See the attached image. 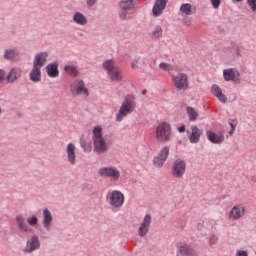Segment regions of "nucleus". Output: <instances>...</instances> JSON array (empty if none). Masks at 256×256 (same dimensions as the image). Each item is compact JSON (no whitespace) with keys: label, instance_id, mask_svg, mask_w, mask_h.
Instances as JSON below:
<instances>
[{"label":"nucleus","instance_id":"c9c22d12","mask_svg":"<svg viewBox=\"0 0 256 256\" xmlns=\"http://www.w3.org/2000/svg\"><path fill=\"white\" fill-rule=\"evenodd\" d=\"M23 251L24 253H31L33 251V238L27 241L26 247Z\"/></svg>","mask_w":256,"mask_h":256},{"label":"nucleus","instance_id":"f8f14e48","mask_svg":"<svg viewBox=\"0 0 256 256\" xmlns=\"http://www.w3.org/2000/svg\"><path fill=\"white\" fill-rule=\"evenodd\" d=\"M224 81H232L233 83H241V73L237 68H227L223 70Z\"/></svg>","mask_w":256,"mask_h":256},{"label":"nucleus","instance_id":"412c9836","mask_svg":"<svg viewBox=\"0 0 256 256\" xmlns=\"http://www.w3.org/2000/svg\"><path fill=\"white\" fill-rule=\"evenodd\" d=\"M46 73L48 77H51V79H56V77H59V62L55 61L47 64Z\"/></svg>","mask_w":256,"mask_h":256},{"label":"nucleus","instance_id":"cd10ccee","mask_svg":"<svg viewBox=\"0 0 256 256\" xmlns=\"http://www.w3.org/2000/svg\"><path fill=\"white\" fill-rule=\"evenodd\" d=\"M64 71L71 77L79 76V70L77 69V66L65 65Z\"/></svg>","mask_w":256,"mask_h":256},{"label":"nucleus","instance_id":"a211bd4d","mask_svg":"<svg viewBox=\"0 0 256 256\" xmlns=\"http://www.w3.org/2000/svg\"><path fill=\"white\" fill-rule=\"evenodd\" d=\"M178 253L182 256H197L195 248L185 242L178 245Z\"/></svg>","mask_w":256,"mask_h":256},{"label":"nucleus","instance_id":"f03ea898","mask_svg":"<svg viewBox=\"0 0 256 256\" xmlns=\"http://www.w3.org/2000/svg\"><path fill=\"white\" fill-rule=\"evenodd\" d=\"M92 141L94 145V152L98 155H103L109 150V144L103 138V128L101 126H96L93 129Z\"/></svg>","mask_w":256,"mask_h":256},{"label":"nucleus","instance_id":"6ab92c4d","mask_svg":"<svg viewBox=\"0 0 256 256\" xmlns=\"http://www.w3.org/2000/svg\"><path fill=\"white\" fill-rule=\"evenodd\" d=\"M75 144L69 143L66 147V155H67V161L70 163V165H75L77 163V153Z\"/></svg>","mask_w":256,"mask_h":256},{"label":"nucleus","instance_id":"9b49d317","mask_svg":"<svg viewBox=\"0 0 256 256\" xmlns=\"http://www.w3.org/2000/svg\"><path fill=\"white\" fill-rule=\"evenodd\" d=\"M16 223L18 225L19 231H23L24 233H29V231H31V227H33V217H29L26 220L23 215H17Z\"/></svg>","mask_w":256,"mask_h":256},{"label":"nucleus","instance_id":"4be33fe9","mask_svg":"<svg viewBox=\"0 0 256 256\" xmlns=\"http://www.w3.org/2000/svg\"><path fill=\"white\" fill-rule=\"evenodd\" d=\"M74 91L76 95H86V97H89V89L85 87V81L83 80H75Z\"/></svg>","mask_w":256,"mask_h":256},{"label":"nucleus","instance_id":"ea45409f","mask_svg":"<svg viewBox=\"0 0 256 256\" xmlns=\"http://www.w3.org/2000/svg\"><path fill=\"white\" fill-rule=\"evenodd\" d=\"M159 69H161V71H168L169 70V63L161 62L159 64Z\"/></svg>","mask_w":256,"mask_h":256},{"label":"nucleus","instance_id":"a878e982","mask_svg":"<svg viewBox=\"0 0 256 256\" xmlns=\"http://www.w3.org/2000/svg\"><path fill=\"white\" fill-rule=\"evenodd\" d=\"M21 77V69L12 68L6 77L7 83H15Z\"/></svg>","mask_w":256,"mask_h":256},{"label":"nucleus","instance_id":"e433bc0d","mask_svg":"<svg viewBox=\"0 0 256 256\" xmlns=\"http://www.w3.org/2000/svg\"><path fill=\"white\" fill-rule=\"evenodd\" d=\"M41 248V242H39L38 236H33V251Z\"/></svg>","mask_w":256,"mask_h":256},{"label":"nucleus","instance_id":"7ed1b4c3","mask_svg":"<svg viewBox=\"0 0 256 256\" xmlns=\"http://www.w3.org/2000/svg\"><path fill=\"white\" fill-rule=\"evenodd\" d=\"M106 203L114 213H117L125 204V195L119 190L109 191L106 194Z\"/></svg>","mask_w":256,"mask_h":256},{"label":"nucleus","instance_id":"37998d69","mask_svg":"<svg viewBox=\"0 0 256 256\" xmlns=\"http://www.w3.org/2000/svg\"><path fill=\"white\" fill-rule=\"evenodd\" d=\"M0 83H5V70L0 69Z\"/></svg>","mask_w":256,"mask_h":256},{"label":"nucleus","instance_id":"b1692460","mask_svg":"<svg viewBox=\"0 0 256 256\" xmlns=\"http://www.w3.org/2000/svg\"><path fill=\"white\" fill-rule=\"evenodd\" d=\"M211 93L214 95V97L218 98L220 103H227V96L223 94V90H221V87L217 84H213L211 87Z\"/></svg>","mask_w":256,"mask_h":256},{"label":"nucleus","instance_id":"f3484780","mask_svg":"<svg viewBox=\"0 0 256 256\" xmlns=\"http://www.w3.org/2000/svg\"><path fill=\"white\" fill-rule=\"evenodd\" d=\"M53 223V214L47 208L42 212V226L45 231H51V225Z\"/></svg>","mask_w":256,"mask_h":256},{"label":"nucleus","instance_id":"8fccbe9b","mask_svg":"<svg viewBox=\"0 0 256 256\" xmlns=\"http://www.w3.org/2000/svg\"><path fill=\"white\" fill-rule=\"evenodd\" d=\"M38 219L36 216H33V225H37Z\"/></svg>","mask_w":256,"mask_h":256},{"label":"nucleus","instance_id":"864d4df0","mask_svg":"<svg viewBox=\"0 0 256 256\" xmlns=\"http://www.w3.org/2000/svg\"><path fill=\"white\" fill-rule=\"evenodd\" d=\"M198 229H202L203 228V224H201V223H198Z\"/></svg>","mask_w":256,"mask_h":256},{"label":"nucleus","instance_id":"39448f33","mask_svg":"<svg viewBox=\"0 0 256 256\" xmlns=\"http://www.w3.org/2000/svg\"><path fill=\"white\" fill-rule=\"evenodd\" d=\"M103 68L107 71L110 81L115 83L123 81V70L119 66H115V60L109 59L104 61Z\"/></svg>","mask_w":256,"mask_h":256},{"label":"nucleus","instance_id":"4d7b16f0","mask_svg":"<svg viewBox=\"0 0 256 256\" xmlns=\"http://www.w3.org/2000/svg\"><path fill=\"white\" fill-rule=\"evenodd\" d=\"M0 113H1V108H0Z\"/></svg>","mask_w":256,"mask_h":256},{"label":"nucleus","instance_id":"72a5a7b5","mask_svg":"<svg viewBox=\"0 0 256 256\" xmlns=\"http://www.w3.org/2000/svg\"><path fill=\"white\" fill-rule=\"evenodd\" d=\"M80 145H81L84 153H91V149H92L91 143L86 142V141H81Z\"/></svg>","mask_w":256,"mask_h":256},{"label":"nucleus","instance_id":"58836bf2","mask_svg":"<svg viewBox=\"0 0 256 256\" xmlns=\"http://www.w3.org/2000/svg\"><path fill=\"white\" fill-rule=\"evenodd\" d=\"M213 9H219L221 0H210Z\"/></svg>","mask_w":256,"mask_h":256},{"label":"nucleus","instance_id":"de8ad7c7","mask_svg":"<svg viewBox=\"0 0 256 256\" xmlns=\"http://www.w3.org/2000/svg\"><path fill=\"white\" fill-rule=\"evenodd\" d=\"M177 130H178V133H185V131H186L185 125L178 127Z\"/></svg>","mask_w":256,"mask_h":256},{"label":"nucleus","instance_id":"20e7f679","mask_svg":"<svg viewBox=\"0 0 256 256\" xmlns=\"http://www.w3.org/2000/svg\"><path fill=\"white\" fill-rule=\"evenodd\" d=\"M155 139L159 143H169L173 139V130L171 124L161 122L155 129Z\"/></svg>","mask_w":256,"mask_h":256},{"label":"nucleus","instance_id":"7c9ffc66","mask_svg":"<svg viewBox=\"0 0 256 256\" xmlns=\"http://www.w3.org/2000/svg\"><path fill=\"white\" fill-rule=\"evenodd\" d=\"M187 114L189 117V121H197L198 113L197 110L193 107H187Z\"/></svg>","mask_w":256,"mask_h":256},{"label":"nucleus","instance_id":"5701e85b","mask_svg":"<svg viewBox=\"0 0 256 256\" xmlns=\"http://www.w3.org/2000/svg\"><path fill=\"white\" fill-rule=\"evenodd\" d=\"M49 58L48 52H40L35 55L34 58V67H44V65L47 63V59Z\"/></svg>","mask_w":256,"mask_h":256},{"label":"nucleus","instance_id":"2eb2a0df","mask_svg":"<svg viewBox=\"0 0 256 256\" xmlns=\"http://www.w3.org/2000/svg\"><path fill=\"white\" fill-rule=\"evenodd\" d=\"M206 137L210 143H213L214 145H221L225 141V133L224 132H218L215 133L213 130H207L206 131Z\"/></svg>","mask_w":256,"mask_h":256},{"label":"nucleus","instance_id":"5fc2aeb1","mask_svg":"<svg viewBox=\"0 0 256 256\" xmlns=\"http://www.w3.org/2000/svg\"><path fill=\"white\" fill-rule=\"evenodd\" d=\"M30 79L33 81V71L30 72Z\"/></svg>","mask_w":256,"mask_h":256},{"label":"nucleus","instance_id":"a19ab883","mask_svg":"<svg viewBox=\"0 0 256 256\" xmlns=\"http://www.w3.org/2000/svg\"><path fill=\"white\" fill-rule=\"evenodd\" d=\"M235 256H249L247 250H237Z\"/></svg>","mask_w":256,"mask_h":256},{"label":"nucleus","instance_id":"49530a36","mask_svg":"<svg viewBox=\"0 0 256 256\" xmlns=\"http://www.w3.org/2000/svg\"><path fill=\"white\" fill-rule=\"evenodd\" d=\"M95 3H97V0H87L86 5L88 7H93V5H95Z\"/></svg>","mask_w":256,"mask_h":256},{"label":"nucleus","instance_id":"c85d7f7f","mask_svg":"<svg viewBox=\"0 0 256 256\" xmlns=\"http://www.w3.org/2000/svg\"><path fill=\"white\" fill-rule=\"evenodd\" d=\"M4 58L10 59V61H17V59H19V53H17L15 50H6Z\"/></svg>","mask_w":256,"mask_h":256},{"label":"nucleus","instance_id":"1a4fd4ad","mask_svg":"<svg viewBox=\"0 0 256 256\" xmlns=\"http://www.w3.org/2000/svg\"><path fill=\"white\" fill-rule=\"evenodd\" d=\"M137 5V0H122L119 3L120 10L118 15L122 21H125L129 15V11L133 10Z\"/></svg>","mask_w":256,"mask_h":256},{"label":"nucleus","instance_id":"9d476101","mask_svg":"<svg viewBox=\"0 0 256 256\" xmlns=\"http://www.w3.org/2000/svg\"><path fill=\"white\" fill-rule=\"evenodd\" d=\"M247 213V207L244 204H236L233 206L228 213V218L232 219V221H239L242 217H245Z\"/></svg>","mask_w":256,"mask_h":256},{"label":"nucleus","instance_id":"09e8293b","mask_svg":"<svg viewBox=\"0 0 256 256\" xmlns=\"http://www.w3.org/2000/svg\"><path fill=\"white\" fill-rule=\"evenodd\" d=\"M171 71H175V67L173 66V64H169V66H168L167 72L171 73Z\"/></svg>","mask_w":256,"mask_h":256},{"label":"nucleus","instance_id":"603ef678","mask_svg":"<svg viewBox=\"0 0 256 256\" xmlns=\"http://www.w3.org/2000/svg\"><path fill=\"white\" fill-rule=\"evenodd\" d=\"M233 133H235V129L231 128V130L229 131V135H233Z\"/></svg>","mask_w":256,"mask_h":256},{"label":"nucleus","instance_id":"2f4dec72","mask_svg":"<svg viewBox=\"0 0 256 256\" xmlns=\"http://www.w3.org/2000/svg\"><path fill=\"white\" fill-rule=\"evenodd\" d=\"M41 81V68L34 66L33 68V82L37 83Z\"/></svg>","mask_w":256,"mask_h":256},{"label":"nucleus","instance_id":"6e6552de","mask_svg":"<svg viewBox=\"0 0 256 256\" xmlns=\"http://www.w3.org/2000/svg\"><path fill=\"white\" fill-rule=\"evenodd\" d=\"M187 171V162L185 160L178 158L176 159L171 168V175L175 177V179H181L185 172Z\"/></svg>","mask_w":256,"mask_h":256},{"label":"nucleus","instance_id":"6e6d98bb","mask_svg":"<svg viewBox=\"0 0 256 256\" xmlns=\"http://www.w3.org/2000/svg\"><path fill=\"white\" fill-rule=\"evenodd\" d=\"M142 95H147V90H143Z\"/></svg>","mask_w":256,"mask_h":256},{"label":"nucleus","instance_id":"473e14b6","mask_svg":"<svg viewBox=\"0 0 256 256\" xmlns=\"http://www.w3.org/2000/svg\"><path fill=\"white\" fill-rule=\"evenodd\" d=\"M231 55L233 59H239V57H241V47L235 46L234 48H232Z\"/></svg>","mask_w":256,"mask_h":256},{"label":"nucleus","instance_id":"0eeeda50","mask_svg":"<svg viewBox=\"0 0 256 256\" xmlns=\"http://www.w3.org/2000/svg\"><path fill=\"white\" fill-rule=\"evenodd\" d=\"M172 83L177 91H187L189 89V76L186 73L179 72L171 75Z\"/></svg>","mask_w":256,"mask_h":256},{"label":"nucleus","instance_id":"c03bdc74","mask_svg":"<svg viewBox=\"0 0 256 256\" xmlns=\"http://www.w3.org/2000/svg\"><path fill=\"white\" fill-rule=\"evenodd\" d=\"M138 65H139L138 59H134L133 62L131 63L132 69H137Z\"/></svg>","mask_w":256,"mask_h":256},{"label":"nucleus","instance_id":"79ce46f5","mask_svg":"<svg viewBox=\"0 0 256 256\" xmlns=\"http://www.w3.org/2000/svg\"><path fill=\"white\" fill-rule=\"evenodd\" d=\"M182 24L189 27L191 25V20L189 18H187V16H186L182 19Z\"/></svg>","mask_w":256,"mask_h":256},{"label":"nucleus","instance_id":"c756f323","mask_svg":"<svg viewBox=\"0 0 256 256\" xmlns=\"http://www.w3.org/2000/svg\"><path fill=\"white\" fill-rule=\"evenodd\" d=\"M153 39H161L163 37V28L161 26H156L151 33Z\"/></svg>","mask_w":256,"mask_h":256},{"label":"nucleus","instance_id":"f257e3e1","mask_svg":"<svg viewBox=\"0 0 256 256\" xmlns=\"http://www.w3.org/2000/svg\"><path fill=\"white\" fill-rule=\"evenodd\" d=\"M137 107V102H135V96L127 95L124 97V100L116 114L115 121L116 123H121L127 115H131Z\"/></svg>","mask_w":256,"mask_h":256},{"label":"nucleus","instance_id":"aec40b11","mask_svg":"<svg viewBox=\"0 0 256 256\" xmlns=\"http://www.w3.org/2000/svg\"><path fill=\"white\" fill-rule=\"evenodd\" d=\"M168 1L169 0H156L152 8V13L154 17H159V15H161L163 11H165Z\"/></svg>","mask_w":256,"mask_h":256},{"label":"nucleus","instance_id":"ddd939ff","mask_svg":"<svg viewBox=\"0 0 256 256\" xmlns=\"http://www.w3.org/2000/svg\"><path fill=\"white\" fill-rule=\"evenodd\" d=\"M169 157V146H164L157 156L153 159V164L157 169H161L163 165H165V161H167V158Z\"/></svg>","mask_w":256,"mask_h":256},{"label":"nucleus","instance_id":"bb28decb","mask_svg":"<svg viewBox=\"0 0 256 256\" xmlns=\"http://www.w3.org/2000/svg\"><path fill=\"white\" fill-rule=\"evenodd\" d=\"M73 22L76 23V25H80L81 27H85L87 25L88 20L87 17L84 16L81 12H76L73 15Z\"/></svg>","mask_w":256,"mask_h":256},{"label":"nucleus","instance_id":"3c124183","mask_svg":"<svg viewBox=\"0 0 256 256\" xmlns=\"http://www.w3.org/2000/svg\"><path fill=\"white\" fill-rule=\"evenodd\" d=\"M243 0H232V3H241Z\"/></svg>","mask_w":256,"mask_h":256},{"label":"nucleus","instance_id":"a18cd8bd","mask_svg":"<svg viewBox=\"0 0 256 256\" xmlns=\"http://www.w3.org/2000/svg\"><path fill=\"white\" fill-rule=\"evenodd\" d=\"M229 125H230L231 129H236V127H237V120H230L229 121Z\"/></svg>","mask_w":256,"mask_h":256},{"label":"nucleus","instance_id":"f704fd0d","mask_svg":"<svg viewBox=\"0 0 256 256\" xmlns=\"http://www.w3.org/2000/svg\"><path fill=\"white\" fill-rule=\"evenodd\" d=\"M217 241H219V237H217L215 234H211L208 237V243L211 247H215V245H217Z\"/></svg>","mask_w":256,"mask_h":256},{"label":"nucleus","instance_id":"4c0bfd02","mask_svg":"<svg viewBox=\"0 0 256 256\" xmlns=\"http://www.w3.org/2000/svg\"><path fill=\"white\" fill-rule=\"evenodd\" d=\"M248 7L253 13H256V0H246Z\"/></svg>","mask_w":256,"mask_h":256},{"label":"nucleus","instance_id":"4468645a","mask_svg":"<svg viewBox=\"0 0 256 256\" xmlns=\"http://www.w3.org/2000/svg\"><path fill=\"white\" fill-rule=\"evenodd\" d=\"M186 135L190 143L197 144L201 141V135H203V130L199 129V127L195 125H192L190 129L186 131Z\"/></svg>","mask_w":256,"mask_h":256},{"label":"nucleus","instance_id":"393cba45","mask_svg":"<svg viewBox=\"0 0 256 256\" xmlns=\"http://www.w3.org/2000/svg\"><path fill=\"white\" fill-rule=\"evenodd\" d=\"M179 13L180 15H184L185 17H190V15H195V6H192L189 3H184L180 6Z\"/></svg>","mask_w":256,"mask_h":256},{"label":"nucleus","instance_id":"423d86ee","mask_svg":"<svg viewBox=\"0 0 256 256\" xmlns=\"http://www.w3.org/2000/svg\"><path fill=\"white\" fill-rule=\"evenodd\" d=\"M98 175L103 179H110V181L116 183L121 179V170L116 166H104L98 169Z\"/></svg>","mask_w":256,"mask_h":256},{"label":"nucleus","instance_id":"dca6fc26","mask_svg":"<svg viewBox=\"0 0 256 256\" xmlns=\"http://www.w3.org/2000/svg\"><path fill=\"white\" fill-rule=\"evenodd\" d=\"M152 218L150 214H146L143 218V221L140 223V227L138 228L139 237H145L149 230L151 229Z\"/></svg>","mask_w":256,"mask_h":256}]
</instances>
